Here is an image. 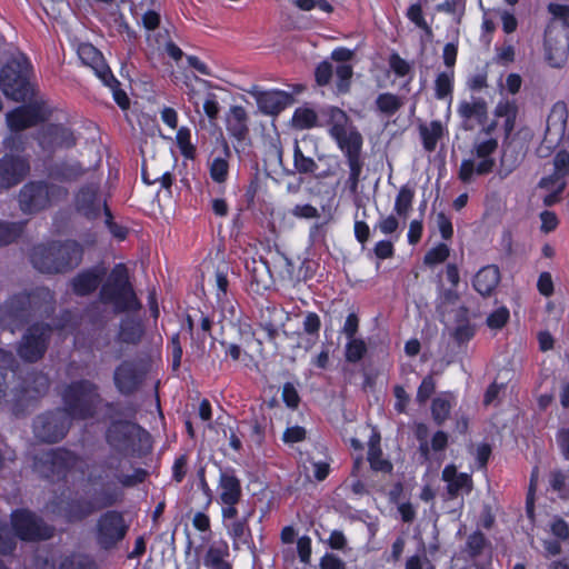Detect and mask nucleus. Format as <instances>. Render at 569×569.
<instances>
[{"mask_svg":"<svg viewBox=\"0 0 569 569\" xmlns=\"http://www.w3.org/2000/svg\"><path fill=\"white\" fill-rule=\"evenodd\" d=\"M77 457L64 449H49L34 457L33 469L43 478L60 477L77 463Z\"/></svg>","mask_w":569,"mask_h":569,"instance_id":"nucleus-13","label":"nucleus"},{"mask_svg":"<svg viewBox=\"0 0 569 569\" xmlns=\"http://www.w3.org/2000/svg\"><path fill=\"white\" fill-rule=\"evenodd\" d=\"M520 163V158L510 148L503 150L500 159L499 174L501 178L509 176Z\"/></svg>","mask_w":569,"mask_h":569,"instance_id":"nucleus-43","label":"nucleus"},{"mask_svg":"<svg viewBox=\"0 0 569 569\" xmlns=\"http://www.w3.org/2000/svg\"><path fill=\"white\" fill-rule=\"evenodd\" d=\"M248 526L246 520H236L229 526V533L234 541V546L238 543H246L248 537Z\"/></svg>","mask_w":569,"mask_h":569,"instance_id":"nucleus-50","label":"nucleus"},{"mask_svg":"<svg viewBox=\"0 0 569 569\" xmlns=\"http://www.w3.org/2000/svg\"><path fill=\"white\" fill-rule=\"evenodd\" d=\"M352 73V67L347 63H341L336 68V74L338 78L337 89L339 92L345 93L349 90Z\"/></svg>","mask_w":569,"mask_h":569,"instance_id":"nucleus-47","label":"nucleus"},{"mask_svg":"<svg viewBox=\"0 0 569 569\" xmlns=\"http://www.w3.org/2000/svg\"><path fill=\"white\" fill-rule=\"evenodd\" d=\"M118 499L116 491H103L94 496L91 502L72 501L63 508V516L68 521H78L97 509L112 506Z\"/></svg>","mask_w":569,"mask_h":569,"instance_id":"nucleus-20","label":"nucleus"},{"mask_svg":"<svg viewBox=\"0 0 569 569\" xmlns=\"http://www.w3.org/2000/svg\"><path fill=\"white\" fill-rule=\"evenodd\" d=\"M497 148V139L478 137L473 143V153L479 161L476 162L472 159L463 160L459 169V179L465 183H469L472 181L475 173L478 176L490 173L496 164L491 154L496 152Z\"/></svg>","mask_w":569,"mask_h":569,"instance_id":"nucleus-10","label":"nucleus"},{"mask_svg":"<svg viewBox=\"0 0 569 569\" xmlns=\"http://www.w3.org/2000/svg\"><path fill=\"white\" fill-rule=\"evenodd\" d=\"M539 187L546 190L562 192L566 188V176L553 171L550 176L540 180Z\"/></svg>","mask_w":569,"mask_h":569,"instance_id":"nucleus-46","label":"nucleus"},{"mask_svg":"<svg viewBox=\"0 0 569 569\" xmlns=\"http://www.w3.org/2000/svg\"><path fill=\"white\" fill-rule=\"evenodd\" d=\"M248 92L256 99L259 110L270 116L278 114L293 101L290 93L281 90L262 91L253 87Z\"/></svg>","mask_w":569,"mask_h":569,"instance_id":"nucleus-21","label":"nucleus"},{"mask_svg":"<svg viewBox=\"0 0 569 569\" xmlns=\"http://www.w3.org/2000/svg\"><path fill=\"white\" fill-rule=\"evenodd\" d=\"M29 170L28 158L6 153L0 159V190H6L20 183Z\"/></svg>","mask_w":569,"mask_h":569,"instance_id":"nucleus-17","label":"nucleus"},{"mask_svg":"<svg viewBox=\"0 0 569 569\" xmlns=\"http://www.w3.org/2000/svg\"><path fill=\"white\" fill-rule=\"evenodd\" d=\"M545 46L551 66H562L569 53V22L552 20L545 33Z\"/></svg>","mask_w":569,"mask_h":569,"instance_id":"nucleus-12","label":"nucleus"},{"mask_svg":"<svg viewBox=\"0 0 569 569\" xmlns=\"http://www.w3.org/2000/svg\"><path fill=\"white\" fill-rule=\"evenodd\" d=\"M376 104L380 112L392 116L402 107L403 102L396 94L381 93L377 97Z\"/></svg>","mask_w":569,"mask_h":569,"instance_id":"nucleus-39","label":"nucleus"},{"mask_svg":"<svg viewBox=\"0 0 569 569\" xmlns=\"http://www.w3.org/2000/svg\"><path fill=\"white\" fill-rule=\"evenodd\" d=\"M143 181L148 184H153L156 182H160L161 187L169 189L172 184V177L169 171H164L162 173L152 172L147 166L143 167L142 170Z\"/></svg>","mask_w":569,"mask_h":569,"instance_id":"nucleus-45","label":"nucleus"},{"mask_svg":"<svg viewBox=\"0 0 569 569\" xmlns=\"http://www.w3.org/2000/svg\"><path fill=\"white\" fill-rule=\"evenodd\" d=\"M218 488L223 505H237L239 502L242 495L241 483L232 471H221Z\"/></svg>","mask_w":569,"mask_h":569,"instance_id":"nucleus-30","label":"nucleus"},{"mask_svg":"<svg viewBox=\"0 0 569 569\" xmlns=\"http://www.w3.org/2000/svg\"><path fill=\"white\" fill-rule=\"evenodd\" d=\"M295 4L303 11H310L318 8L325 12H331L332 6L326 0H295Z\"/></svg>","mask_w":569,"mask_h":569,"instance_id":"nucleus-59","label":"nucleus"},{"mask_svg":"<svg viewBox=\"0 0 569 569\" xmlns=\"http://www.w3.org/2000/svg\"><path fill=\"white\" fill-rule=\"evenodd\" d=\"M451 398L452 396L450 393H445L433 399L431 412L438 425L443 423V421L449 417L451 410Z\"/></svg>","mask_w":569,"mask_h":569,"instance_id":"nucleus-38","label":"nucleus"},{"mask_svg":"<svg viewBox=\"0 0 569 569\" xmlns=\"http://www.w3.org/2000/svg\"><path fill=\"white\" fill-rule=\"evenodd\" d=\"M52 302L53 296L47 288L16 293L0 305V327L13 333L38 312L50 311Z\"/></svg>","mask_w":569,"mask_h":569,"instance_id":"nucleus-2","label":"nucleus"},{"mask_svg":"<svg viewBox=\"0 0 569 569\" xmlns=\"http://www.w3.org/2000/svg\"><path fill=\"white\" fill-rule=\"evenodd\" d=\"M500 282V271L497 266L481 268L473 277V288L482 297L491 296Z\"/></svg>","mask_w":569,"mask_h":569,"instance_id":"nucleus-29","label":"nucleus"},{"mask_svg":"<svg viewBox=\"0 0 569 569\" xmlns=\"http://www.w3.org/2000/svg\"><path fill=\"white\" fill-rule=\"evenodd\" d=\"M82 256V247L74 240H67L36 246L30 259L42 273H63L79 266Z\"/></svg>","mask_w":569,"mask_h":569,"instance_id":"nucleus-3","label":"nucleus"},{"mask_svg":"<svg viewBox=\"0 0 569 569\" xmlns=\"http://www.w3.org/2000/svg\"><path fill=\"white\" fill-rule=\"evenodd\" d=\"M320 569H346V563L336 555L327 553L320 560Z\"/></svg>","mask_w":569,"mask_h":569,"instance_id":"nucleus-64","label":"nucleus"},{"mask_svg":"<svg viewBox=\"0 0 569 569\" xmlns=\"http://www.w3.org/2000/svg\"><path fill=\"white\" fill-rule=\"evenodd\" d=\"M448 257V246L445 243H440L426 253L423 261L426 264L433 266L443 262Z\"/></svg>","mask_w":569,"mask_h":569,"instance_id":"nucleus-48","label":"nucleus"},{"mask_svg":"<svg viewBox=\"0 0 569 569\" xmlns=\"http://www.w3.org/2000/svg\"><path fill=\"white\" fill-rule=\"evenodd\" d=\"M23 230L21 222H1L0 221V247L16 241Z\"/></svg>","mask_w":569,"mask_h":569,"instance_id":"nucleus-41","label":"nucleus"},{"mask_svg":"<svg viewBox=\"0 0 569 569\" xmlns=\"http://www.w3.org/2000/svg\"><path fill=\"white\" fill-rule=\"evenodd\" d=\"M178 146L186 157H190L192 153V144L190 142V131L187 128H180L176 136Z\"/></svg>","mask_w":569,"mask_h":569,"instance_id":"nucleus-62","label":"nucleus"},{"mask_svg":"<svg viewBox=\"0 0 569 569\" xmlns=\"http://www.w3.org/2000/svg\"><path fill=\"white\" fill-rule=\"evenodd\" d=\"M442 480L447 482V490L451 498L469 493L472 480L468 473H459L456 466L449 465L442 471Z\"/></svg>","mask_w":569,"mask_h":569,"instance_id":"nucleus-27","label":"nucleus"},{"mask_svg":"<svg viewBox=\"0 0 569 569\" xmlns=\"http://www.w3.org/2000/svg\"><path fill=\"white\" fill-rule=\"evenodd\" d=\"M49 389V378L42 372L28 373L20 390L19 400L34 399L43 396Z\"/></svg>","mask_w":569,"mask_h":569,"instance_id":"nucleus-32","label":"nucleus"},{"mask_svg":"<svg viewBox=\"0 0 569 569\" xmlns=\"http://www.w3.org/2000/svg\"><path fill=\"white\" fill-rule=\"evenodd\" d=\"M413 197L415 192L412 189L407 186L400 188L395 202V211L398 213V216L403 217L405 219L408 217L412 206Z\"/></svg>","mask_w":569,"mask_h":569,"instance_id":"nucleus-40","label":"nucleus"},{"mask_svg":"<svg viewBox=\"0 0 569 569\" xmlns=\"http://www.w3.org/2000/svg\"><path fill=\"white\" fill-rule=\"evenodd\" d=\"M419 132L422 139L423 148L431 152L436 149L437 142L442 138L445 129L439 120L431 121L429 124H421Z\"/></svg>","mask_w":569,"mask_h":569,"instance_id":"nucleus-37","label":"nucleus"},{"mask_svg":"<svg viewBox=\"0 0 569 569\" xmlns=\"http://www.w3.org/2000/svg\"><path fill=\"white\" fill-rule=\"evenodd\" d=\"M568 109L565 102L558 101L553 104L548 119L545 140L556 143L562 139L567 128Z\"/></svg>","mask_w":569,"mask_h":569,"instance_id":"nucleus-25","label":"nucleus"},{"mask_svg":"<svg viewBox=\"0 0 569 569\" xmlns=\"http://www.w3.org/2000/svg\"><path fill=\"white\" fill-rule=\"evenodd\" d=\"M553 171L568 176L569 174V152L561 150L553 158Z\"/></svg>","mask_w":569,"mask_h":569,"instance_id":"nucleus-60","label":"nucleus"},{"mask_svg":"<svg viewBox=\"0 0 569 569\" xmlns=\"http://www.w3.org/2000/svg\"><path fill=\"white\" fill-rule=\"evenodd\" d=\"M333 68L328 61L321 62L316 69V81L319 86H326L330 82Z\"/></svg>","mask_w":569,"mask_h":569,"instance_id":"nucleus-61","label":"nucleus"},{"mask_svg":"<svg viewBox=\"0 0 569 569\" xmlns=\"http://www.w3.org/2000/svg\"><path fill=\"white\" fill-rule=\"evenodd\" d=\"M4 149L8 151L9 154H14V152H21L24 150V140L20 132H13L3 140Z\"/></svg>","mask_w":569,"mask_h":569,"instance_id":"nucleus-58","label":"nucleus"},{"mask_svg":"<svg viewBox=\"0 0 569 569\" xmlns=\"http://www.w3.org/2000/svg\"><path fill=\"white\" fill-rule=\"evenodd\" d=\"M453 72H441L435 81V91L437 99H445L452 92Z\"/></svg>","mask_w":569,"mask_h":569,"instance_id":"nucleus-44","label":"nucleus"},{"mask_svg":"<svg viewBox=\"0 0 569 569\" xmlns=\"http://www.w3.org/2000/svg\"><path fill=\"white\" fill-rule=\"evenodd\" d=\"M127 532V526L121 513L108 511L98 521V541L103 548H109L121 540Z\"/></svg>","mask_w":569,"mask_h":569,"instance_id":"nucleus-19","label":"nucleus"},{"mask_svg":"<svg viewBox=\"0 0 569 569\" xmlns=\"http://www.w3.org/2000/svg\"><path fill=\"white\" fill-rule=\"evenodd\" d=\"M320 116L326 119L325 122L319 121V116L313 109L298 108L293 113L292 122L300 130L321 126L329 128V134L342 151L350 170L347 184L351 192H357L363 168L361 158L363 138L340 108L327 107L321 110Z\"/></svg>","mask_w":569,"mask_h":569,"instance_id":"nucleus-1","label":"nucleus"},{"mask_svg":"<svg viewBox=\"0 0 569 569\" xmlns=\"http://www.w3.org/2000/svg\"><path fill=\"white\" fill-rule=\"evenodd\" d=\"M122 461L117 457H109L103 465L102 473L99 480L102 481L108 488L120 483L124 487L136 486L142 482L147 476L143 469H137L131 475H126L121 470Z\"/></svg>","mask_w":569,"mask_h":569,"instance_id":"nucleus-16","label":"nucleus"},{"mask_svg":"<svg viewBox=\"0 0 569 569\" xmlns=\"http://www.w3.org/2000/svg\"><path fill=\"white\" fill-rule=\"evenodd\" d=\"M458 113L463 119H476L483 123L487 119V103L483 99L473 98L471 101L463 100L459 103Z\"/></svg>","mask_w":569,"mask_h":569,"instance_id":"nucleus-35","label":"nucleus"},{"mask_svg":"<svg viewBox=\"0 0 569 569\" xmlns=\"http://www.w3.org/2000/svg\"><path fill=\"white\" fill-rule=\"evenodd\" d=\"M67 197V190L56 184L32 181L24 184L19 192V207L24 213H36L48 208L52 202Z\"/></svg>","mask_w":569,"mask_h":569,"instance_id":"nucleus-8","label":"nucleus"},{"mask_svg":"<svg viewBox=\"0 0 569 569\" xmlns=\"http://www.w3.org/2000/svg\"><path fill=\"white\" fill-rule=\"evenodd\" d=\"M63 400L68 417L74 419H87L96 412L101 399L97 388L89 381H78L70 385L64 393Z\"/></svg>","mask_w":569,"mask_h":569,"instance_id":"nucleus-7","label":"nucleus"},{"mask_svg":"<svg viewBox=\"0 0 569 569\" xmlns=\"http://www.w3.org/2000/svg\"><path fill=\"white\" fill-rule=\"evenodd\" d=\"M100 300L111 305L116 312L137 310L141 306L128 280L127 269L118 264L109 273L100 290Z\"/></svg>","mask_w":569,"mask_h":569,"instance_id":"nucleus-5","label":"nucleus"},{"mask_svg":"<svg viewBox=\"0 0 569 569\" xmlns=\"http://www.w3.org/2000/svg\"><path fill=\"white\" fill-rule=\"evenodd\" d=\"M52 335V328L43 322L31 325L22 335L17 352L28 362H37L44 356Z\"/></svg>","mask_w":569,"mask_h":569,"instance_id":"nucleus-11","label":"nucleus"},{"mask_svg":"<svg viewBox=\"0 0 569 569\" xmlns=\"http://www.w3.org/2000/svg\"><path fill=\"white\" fill-rule=\"evenodd\" d=\"M389 64L392 71L399 77H403L410 71L409 63L397 53L391 54Z\"/></svg>","mask_w":569,"mask_h":569,"instance_id":"nucleus-63","label":"nucleus"},{"mask_svg":"<svg viewBox=\"0 0 569 569\" xmlns=\"http://www.w3.org/2000/svg\"><path fill=\"white\" fill-rule=\"evenodd\" d=\"M78 57L84 66L90 67L97 77L111 89L118 106L122 109L128 108L129 98L124 91L118 88L119 82L106 64L101 52L90 43H81L78 47Z\"/></svg>","mask_w":569,"mask_h":569,"instance_id":"nucleus-9","label":"nucleus"},{"mask_svg":"<svg viewBox=\"0 0 569 569\" xmlns=\"http://www.w3.org/2000/svg\"><path fill=\"white\" fill-rule=\"evenodd\" d=\"M224 552L217 547H210L204 556L203 562L206 567L212 569H231L229 562L223 560Z\"/></svg>","mask_w":569,"mask_h":569,"instance_id":"nucleus-42","label":"nucleus"},{"mask_svg":"<svg viewBox=\"0 0 569 569\" xmlns=\"http://www.w3.org/2000/svg\"><path fill=\"white\" fill-rule=\"evenodd\" d=\"M108 443L119 453L131 456L150 448V436L138 425L130 421H116L107 432Z\"/></svg>","mask_w":569,"mask_h":569,"instance_id":"nucleus-6","label":"nucleus"},{"mask_svg":"<svg viewBox=\"0 0 569 569\" xmlns=\"http://www.w3.org/2000/svg\"><path fill=\"white\" fill-rule=\"evenodd\" d=\"M106 276L103 268H92L78 273L72 279L73 291L79 296H87L93 292Z\"/></svg>","mask_w":569,"mask_h":569,"instance_id":"nucleus-28","label":"nucleus"},{"mask_svg":"<svg viewBox=\"0 0 569 569\" xmlns=\"http://www.w3.org/2000/svg\"><path fill=\"white\" fill-rule=\"evenodd\" d=\"M350 342L347 345L346 358L350 362L359 361L365 355L367 348L362 340L350 338Z\"/></svg>","mask_w":569,"mask_h":569,"instance_id":"nucleus-51","label":"nucleus"},{"mask_svg":"<svg viewBox=\"0 0 569 569\" xmlns=\"http://www.w3.org/2000/svg\"><path fill=\"white\" fill-rule=\"evenodd\" d=\"M70 427V418L67 411L56 410L40 415L33 422L36 438L44 442H57L61 440Z\"/></svg>","mask_w":569,"mask_h":569,"instance_id":"nucleus-14","label":"nucleus"},{"mask_svg":"<svg viewBox=\"0 0 569 569\" xmlns=\"http://www.w3.org/2000/svg\"><path fill=\"white\" fill-rule=\"evenodd\" d=\"M229 164L223 158H216L210 164V176L216 182H223L228 176Z\"/></svg>","mask_w":569,"mask_h":569,"instance_id":"nucleus-49","label":"nucleus"},{"mask_svg":"<svg viewBox=\"0 0 569 569\" xmlns=\"http://www.w3.org/2000/svg\"><path fill=\"white\" fill-rule=\"evenodd\" d=\"M76 207L79 212L90 219L98 217L101 210L104 213L108 212L106 202L99 194L98 182H90L79 190L76 197Z\"/></svg>","mask_w":569,"mask_h":569,"instance_id":"nucleus-22","label":"nucleus"},{"mask_svg":"<svg viewBox=\"0 0 569 569\" xmlns=\"http://www.w3.org/2000/svg\"><path fill=\"white\" fill-rule=\"evenodd\" d=\"M31 64L23 53L13 54L0 70V89L3 94L17 102L32 96L30 82Z\"/></svg>","mask_w":569,"mask_h":569,"instance_id":"nucleus-4","label":"nucleus"},{"mask_svg":"<svg viewBox=\"0 0 569 569\" xmlns=\"http://www.w3.org/2000/svg\"><path fill=\"white\" fill-rule=\"evenodd\" d=\"M227 130L237 140H243L248 134V116L243 107L233 106L227 116Z\"/></svg>","mask_w":569,"mask_h":569,"instance_id":"nucleus-33","label":"nucleus"},{"mask_svg":"<svg viewBox=\"0 0 569 569\" xmlns=\"http://www.w3.org/2000/svg\"><path fill=\"white\" fill-rule=\"evenodd\" d=\"M86 170L80 162L76 160H67L57 163L51 169V177L60 181H76L84 174Z\"/></svg>","mask_w":569,"mask_h":569,"instance_id":"nucleus-34","label":"nucleus"},{"mask_svg":"<svg viewBox=\"0 0 569 569\" xmlns=\"http://www.w3.org/2000/svg\"><path fill=\"white\" fill-rule=\"evenodd\" d=\"M39 143L44 150L58 147L69 148L76 143V138L68 128L59 124H48L41 130Z\"/></svg>","mask_w":569,"mask_h":569,"instance_id":"nucleus-24","label":"nucleus"},{"mask_svg":"<svg viewBox=\"0 0 569 569\" xmlns=\"http://www.w3.org/2000/svg\"><path fill=\"white\" fill-rule=\"evenodd\" d=\"M16 546V539L7 525L0 522V553H9Z\"/></svg>","mask_w":569,"mask_h":569,"instance_id":"nucleus-56","label":"nucleus"},{"mask_svg":"<svg viewBox=\"0 0 569 569\" xmlns=\"http://www.w3.org/2000/svg\"><path fill=\"white\" fill-rule=\"evenodd\" d=\"M144 336V327L141 320L127 317L121 320L117 340L119 343L137 346Z\"/></svg>","mask_w":569,"mask_h":569,"instance_id":"nucleus-31","label":"nucleus"},{"mask_svg":"<svg viewBox=\"0 0 569 569\" xmlns=\"http://www.w3.org/2000/svg\"><path fill=\"white\" fill-rule=\"evenodd\" d=\"M436 390V383L431 376H427L421 381L417 391V401L425 403Z\"/></svg>","mask_w":569,"mask_h":569,"instance_id":"nucleus-57","label":"nucleus"},{"mask_svg":"<svg viewBox=\"0 0 569 569\" xmlns=\"http://www.w3.org/2000/svg\"><path fill=\"white\" fill-rule=\"evenodd\" d=\"M146 376L144 369L133 360H124L116 367L113 382L122 395L133 393L142 383Z\"/></svg>","mask_w":569,"mask_h":569,"instance_id":"nucleus-18","label":"nucleus"},{"mask_svg":"<svg viewBox=\"0 0 569 569\" xmlns=\"http://www.w3.org/2000/svg\"><path fill=\"white\" fill-rule=\"evenodd\" d=\"M458 343L469 341L473 335L475 329L467 320H462L450 333Z\"/></svg>","mask_w":569,"mask_h":569,"instance_id":"nucleus-54","label":"nucleus"},{"mask_svg":"<svg viewBox=\"0 0 569 569\" xmlns=\"http://www.w3.org/2000/svg\"><path fill=\"white\" fill-rule=\"evenodd\" d=\"M247 270L251 273L252 280L258 284L267 288L272 282L270 266L263 258H252L246 263Z\"/></svg>","mask_w":569,"mask_h":569,"instance_id":"nucleus-36","label":"nucleus"},{"mask_svg":"<svg viewBox=\"0 0 569 569\" xmlns=\"http://www.w3.org/2000/svg\"><path fill=\"white\" fill-rule=\"evenodd\" d=\"M59 569H93L89 559L82 556H72L64 558L59 566Z\"/></svg>","mask_w":569,"mask_h":569,"instance_id":"nucleus-55","label":"nucleus"},{"mask_svg":"<svg viewBox=\"0 0 569 569\" xmlns=\"http://www.w3.org/2000/svg\"><path fill=\"white\" fill-rule=\"evenodd\" d=\"M12 527L21 540H44L53 536L52 527L26 510L12 513Z\"/></svg>","mask_w":569,"mask_h":569,"instance_id":"nucleus-15","label":"nucleus"},{"mask_svg":"<svg viewBox=\"0 0 569 569\" xmlns=\"http://www.w3.org/2000/svg\"><path fill=\"white\" fill-rule=\"evenodd\" d=\"M307 144H313L317 149V143L312 139L303 138L300 142L296 140L293 147V167L297 172L301 174H313L317 178H327L333 174V170L327 169L321 172L318 171L316 160L308 154Z\"/></svg>","mask_w":569,"mask_h":569,"instance_id":"nucleus-23","label":"nucleus"},{"mask_svg":"<svg viewBox=\"0 0 569 569\" xmlns=\"http://www.w3.org/2000/svg\"><path fill=\"white\" fill-rule=\"evenodd\" d=\"M509 319V310L506 307H500L490 313L487 318V325L490 329H501Z\"/></svg>","mask_w":569,"mask_h":569,"instance_id":"nucleus-53","label":"nucleus"},{"mask_svg":"<svg viewBox=\"0 0 569 569\" xmlns=\"http://www.w3.org/2000/svg\"><path fill=\"white\" fill-rule=\"evenodd\" d=\"M156 42L159 48L161 46H163L167 53L176 61H178L182 58V56H183L182 50L168 39L167 31H164L163 33L159 32L158 37L156 38Z\"/></svg>","mask_w":569,"mask_h":569,"instance_id":"nucleus-52","label":"nucleus"},{"mask_svg":"<svg viewBox=\"0 0 569 569\" xmlns=\"http://www.w3.org/2000/svg\"><path fill=\"white\" fill-rule=\"evenodd\" d=\"M6 120L11 131L20 132L38 124L42 120V116L38 107L23 106L8 112Z\"/></svg>","mask_w":569,"mask_h":569,"instance_id":"nucleus-26","label":"nucleus"}]
</instances>
